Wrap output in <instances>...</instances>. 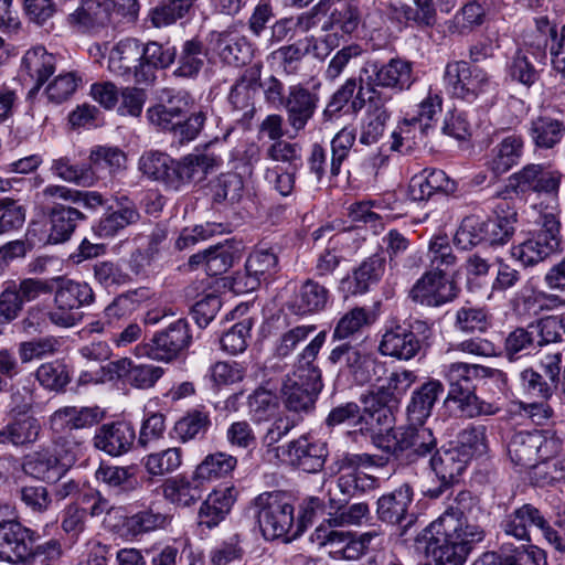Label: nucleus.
Masks as SVG:
<instances>
[{
    "label": "nucleus",
    "mask_w": 565,
    "mask_h": 565,
    "mask_svg": "<svg viewBox=\"0 0 565 565\" xmlns=\"http://www.w3.org/2000/svg\"><path fill=\"white\" fill-rule=\"evenodd\" d=\"M40 534L18 521L0 522V559L12 564L54 565L62 555L58 540L39 544Z\"/></svg>",
    "instance_id": "obj_1"
},
{
    "label": "nucleus",
    "mask_w": 565,
    "mask_h": 565,
    "mask_svg": "<svg viewBox=\"0 0 565 565\" xmlns=\"http://www.w3.org/2000/svg\"><path fill=\"white\" fill-rule=\"evenodd\" d=\"M443 377L448 385L447 403H454L467 418L491 416L500 412L497 403L486 402L477 394L480 381L479 364L454 362L443 367Z\"/></svg>",
    "instance_id": "obj_2"
},
{
    "label": "nucleus",
    "mask_w": 565,
    "mask_h": 565,
    "mask_svg": "<svg viewBox=\"0 0 565 565\" xmlns=\"http://www.w3.org/2000/svg\"><path fill=\"white\" fill-rule=\"evenodd\" d=\"M535 225L523 242L511 248V255L524 266H534L562 250L561 221L553 210L541 211Z\"/></svg>",
    "instance_id": "obj_3"
},
{
    "label": "nucleus",
    "mask_w": 565,
    "mask_h": 565,
    "mask_svg": "<svg viewBox=\"0 0 565 565\" xmlns=\"http://www.w3.org/2000/svg\"><path fill=\"white\" fill-rule=\"evenodd\" d=\"M562 445L563 438L554 429L520 430L508 443V456L515 467L534 468L556 457Z\"/></svg>",
    "instance_id": "obj_4"
},
{
    "label": "nucleus",
    "mask_w": 565,
    "mask_h": 565,
    "mask_svg": "<svg viewBox=\"0 0 565 565\" xmlns=\"http://www.w3.org/2000/svg\"><path fill=\"white\" fill-rule=\"evenodd\" d=\"M443 79L447 93L452 98L469 104L488 94L495 93L498 87L484 68L462 60L448 62Z\"/></svg>",
    "instance_id": "obj_5"
},
{
    "label": "nucleus",
    "mask_w": 565,
    "mask_h": 565,
    "mask_svg": "<svg viewBox=\"0 0 565 565\" xmlns=\"http://www.w3.org/2000/svg\"><path fill=\"white\" fill-rule=\"evenodd\" d=\"M263 536L267 541L286 537L292 530L295 516L291 498L281 491L263 492L252 502Z\"/></svg>",
    "instance_id": "obj_6"
},
{
    "label": "nucleus",
    "mask_w": 565,
    "mask_h": 565,
    "mask_svg": "<svg viewBox=\"0 0 565 565\" xmlns=\"http://www.w3.org/2000/svg\"><path fill=\"white\" fill-rule=\"evenodd\" d=\"M327 361L339 371L352 377L358 385L379 382L386 372L385 363L381 362L370 350L351 341L335 344Z\"/></svg>",
    "instance_id": "obj_7"
},
{
    "label": "nucleus",
    "mask_w": 565,
    "mask_h": 565,
    "mask_svg": "<svg viewBox=\"0 0 565 565\" xmlns=\"http://www.w3.org/2000/svg\"><path fill=\"white\" fill-rule=\"evenodd\" d=\"M431 335V327L423 320H414L408 326H396L386 330L379 344L384 356L409 361L417 356Z\"/></svg>",
    "instance_id": "obj_8"
},
{
    "label": "nucleus",
    "mask_w": 565,
    "mask_h": 565,
    "mask_svg": "<svg viewBox=\"0 0 565 565\" xmlns=\"http://www.w3.org/2000/svg\"><path fill=\"white\" fill-rule=\"evenodd\" d=\"M356 140L354 129L344 127L332 138L330 148L331 157L328 163V151L320 143H313L307 157V167L315 179L320 182L326 175L329 167L331 177L341 173L343 162L349 158L352 147Z\"/></svg>",
    "instance_id": "obj_9"
},
{
    "label": "nucleus",
    "mask_w": 565,
    "mask_h": 565,
    "mask_svg": "<svg viewBox=\"0 0 565 565\" xmlns=\"http://www.w3.org/2000/svg\"><path fill=\"white\" fill-rule=\"evenodd\" d=\"M458 282L447 273L426 270L408 291V298L420 306L439 308L460 295Z\"/></svg>",
    "instance_id": "obj_10"
},
{
    "label": "nucleus",
    "mask_w": 565,
    "mask_h": 565,
    "mask_svg": "<svg viewBox=\"0 0 565 565\" xmlns=\"http://www.w3.org/2000/svg\"><path fill=\"white\" fill-rule=\"evenodd\" d=\"M532 527L539 529L551 544L559 532L553 530L541 510L531 503L507 512L500 522L501 531L518 541L530 542Z\"/></svg>",
    "instance_id": "obj_11"
},
{
    "label": "nucleus",
    "mask_w": 565,
    "mask_h": 565,
    "mask_svg": "<svg viewBox=\"0 0 565 565\" xmlns=\"http://www.w3.org/2000/svg\"><path fill=\"white\" fill-rule=\"evenodd\" d=\"M192 343L190 324L180 318L157 331L147 344V355L157 361L171 362L184 354Z\"/></svg>",
    "instance_id": "obj_12"
},
{
    "label": "nucleus",
    "mask_w": 565,
    "mask_h": 565,
    "mask_svg": "<svg viewBox=\"0 0 565 565\" xmlns=\"http://www.w3.org/2000/svg\"><path fill=\"white\" fill-rule=\"evenodd\" d=\"M319 87L320 84L309 87L297 83L287 88L286 102L281 108L286 113L288 126L296 135L306 129L319 108Z\"/></svg>",
    "instance_id": "obj_13"
},
{
    "label": "nucleus",
    "mask_w": 565,
    "mask_h": 565,
    "mask_svg": "<svg viewBox=\"0 0 565 565\" xmlns=\"http://www.w3.org/2000/svg\"><path fill=\"white\" fill-rule=\"evenodd\" d=\"M563 177L558 169L550 164L527 163L509 180L511 186L518 192L543 193L557 199Z\"/></svg>",
    "instance_id": "obj_14"
},
{
    "label": "nucleus",
    "mask_w": 565,
    "mask_h": 565,
    "mask_svg": "<svg viewBox=\"0 0 565 565\" xmlns=\"http://www.w3.org/2000/svg\"><path fill=\"white\" fill-rule=\"evenodd\" d=\"M282 454L294 468L317 473L323 469L329 449L326 441L311 434H303L284 445Z\"/></svg>",
    "instance_id": "obj_15"
},
{
    "label": "nucleus",
    "mask_w": 565,
    "mask_h": 565,
    "mask_svg": "<svg viewBox=\"0 0 565 565\" xmlns=\"http://www.w3.org/2000/svg\"><path fill=\"white\" fill-rule=\"evenodd\" d=\"M363 20V11L358 0H347L334 8L321 24V30L328 34L323 42L333 49L339 41H347L353 36Z\"/></svg>",
    "instance_id": "obj_16"
},
{
    "label": "nucleus",
    "mask_w": 565,
    "mask_h": 565,
    "mask_svg": "<svg viewBox=\"0 0 565 565\" xmlns=\"http://www.w3.org/2000/svg\"><path fill=\"white\" fill-rule=\"evenodd\" d=\"M399 465H415L430 456L437 448V439L424 424H411L398 429Z\"/></svg>",
    "instance_id": "obj_17"
},
{
    "label": "nucleus",
    "mask_w": 565,
    "mask_h": 565,
    "mask_svg": "<svg viewBox=\"0 0 565 565\" xmlns=\"http://www.w3.org/2000/svg\"><path fill=\"white\" fill-rule=\"evenodd\" d=\"M189 108L190 96L186 92L167 89L162 93L160 103L148 108L147 117L158 129L172 135Z\"/></svg>",
    "instance_id": "obj_18"
},
{
    "label": "nucleus",
    "mask_w": 565,
    "mask_h": 565,
    "mask_svg": "<svg viewBox=\"0 0 565 565\" xmlns=\"http://www.w3.org/2000/svg\"><path fill=\"white\" fill-rule=\"evenodd\" d=\"M414 490L408 483L384 493L377 499L376 514L380 521L407 529L414 521L409 513Z\"/></svg>",
    "instance_id": "obj_19"
},
{
    "label": "nucleus",
    "mask_w": 565,
    "mask_h": 565,
    "mask_svg": "<svg viewBox=\"0 0 565 565\" xmlns=\"http://www.w3.org/2000/svg\"><path fill=\"white\" fill-rule=\"evenodd\" d=\"M386 267V258L375 253L365 258L359 266L340 280L339 290L347 296L366 294L372 286L380 282Z\"/></svg>",
    "instance_id": "obj_20"
},
{
    "label": "nucleus",
    "mask_w": 565,
    "mask_h": 565,
    "mask_svg": "<svg viewBox=\"0 0 565 565\" xmlns=\"http://www.w3.org/2000/svg\"><path fill=\"white\" fill-rule=\"evenodd\" d=\"M94 446L111 457L129 452L137 441L136 429L128 420H115L100 425L94 436Z\"/></svg>",
    "instance_id": "obj_21"
},
{
    "label": "nucleus",
    "mask_w": 565,
    "mask_h": 565,
    "mask_svg": "<svg viewBox=\"0 0 565 565\" xmlns=\"http://www.w3.org/2000/svg\"><path fill=\"white\" fill-rule=\"evenodd\" d=\"M322 387L323 384H315L287 376L280 390L282 404L288 412L294 414L292 416L302 420L305 415L315 411Z\"/></svg>",
    "instance_id": "obj_22"
},
{
    "label": "nucleus",
    "mask_w": 565,
    "mask_h": 565,
    "mask_svg": "<svg viewBox=\"0 0 565 565\" xmlns=\"http://www.w3.org/2000/svg\"><path fill=\"white\" fill-rule=\"evenodd\" d=\"M138 169L149 180L163 184L167 189L179 191L181 181L179 177V160L166 152L149 150L138 160Z\"/></svg>",
    "instance_id": "obj_23"
},
{
    "label": "nucleus",
    "mask_w": 565,
    "mask_h": 565,
    "mask_svg": "<svg viewBox=\"0 0 565 565\" xmlns=\"http://www.w3.org/2000/svg\"><path fill=\"white\" fill-rule=\"evenodd\" d=\"M213 51L227 65L239 67L248 64L254 56V47L247 36L233 31H213L210 34Z\"/></svg>",
    "instance_id": "obj_24"
},
{
    "label": "nucleus",
    "mask_w": 565,
    "mask_h": 565,
    "mask_svg": "<svg viewBox=\"0 0 565 565\" xmlns=\"http://www.w3.org/2000/svg\"><path fill=\"white\" fill-rule=\"evenodd\" d=\"M111 9L110 0H82L66 21L77 32L94 33L110 22Z\"/></svg>",
    "instance_id": "obj_25"
},
{
    "label": "nucleus",
    "mask_w": 565,
    "mask_h": 565,
    "mask_svg": "<svg viewBox=\"0 0 565 565\" xmlns=\"http://www.w3.org/2000/svg\"><path fill=\"white\" fill-rule=\"evenodd\" d=\"M104 418V412L97 407L66 406L55 411L50 417V426L57 438L66 436L74 429L97 425Z\"/></svg>",
    "instance_id": "obj_26"
},
{
    "label": "nucleus",
    "mask_w": 565,
    "mask_h": 565,
    "mask_svg": "<svg viewBox=\"0 0 565 565\" xmlns=\"http://www.w3.org/2000/svg\"><path fill=\"white\" fill-rule=\"evenodd\" d=\"M526 135L535 150H554L565 137V121L548 114H540L529 120Z\"/></svg>",
    "instance_id": "obj_27"
},
{
    "label": "nucleus",
    "mask_w": 565,
    "mask_h": 565,
    "mask_svg": "<svg viewBox=\"0 0 565 565\" xmlns=\"http://www.w3.org/2000/svg\"><path fill=\"white\" fill-rule=\"evenodd\" d=\"M524 148L525 141L522 135H508L490 150L486 166L494 178H498L520 163Z\"/></svg>",
    "instance_id": "obj_28"
},
{
    "label": "nucleus",
    "mask_w": 565,
    "mask_h": 565,
    "mask_svg": "<svg viewBox=\"0 0 565 565\" xmlns=\"http://www.w3.org/2000/svg\"><path fill=\"white\" fill-rule=\"evenodd\" d=\"M56 58L43 46H36L25 52L20 65L21 76L34 83L29 96L38 93L42 85L54 74Z\"/></svg>",
    "instance_id": "obj_29"
},
{
    "label": "nucleus",
    "mask_w": 565,
    "mask_h": 565,
    "mask_svg": "<svg viewBox=\"0 0 565 565\" xmlns=\"http://www.w3.org/2000/svg\"><path fill=\"white\" fill-rule=\"evenodd\" d=\"M330 297V291L324 285L308 278L295 292L289 309L297 316L319 313L327 308Z\"/></svg>",
    "instance_id": "obj_30"
},
{
    "label": "nucleus",
    "mask_w": 565,
    "mask_h": 565,
    "mask_svg": "<svg viewBox=\"0 0 565 565\" xmlns=\"http://www.w3.org/2000/svg\"><path fill=\"white\" fill-rule=\"evenodd\" d=\"M309 540L318 548H326L333 558L355 561L352 532L321 524L310 534Z\"/></svg>",
    "instance_id": "obj_31"
},
{
    "label": "nucleus",
    "mask_w": 565,
    "mask_h": 565,
    "mask_svg": "<svg viewBox=\"0 0 565 565\" xmlns=\"http://www.w3.org/2000/svg\"><path fill=\"white\" fill-rule=\"evenodd\" d=\"M139 218L140 214L135 203L127 196H121L117 199L116 205L109 206L94 226V231L100 237H113L128 225L137 223Z\"/></svg>",
    "instance_id": "obj_32"
},
{
    "label": "nucleus",
    "mask_w": 565,
    "mask_h": 565,
    "mask_svg": "<svg viewBox=\"0 0 565 565\" xmlns=\"http://www.w3.org/2000/svg\"><path fill=\"white\" fill-rule=\"evenodd\" d=\"M207 49L199 38L185 40L179 51L174 50L175 68L173 75L179 78L194 79L207 61Z\"/></svg>",
    "instance_id": "obj_33"
},
{
    "label": "nucleus",
    "mask_w": 565,
    "mask_h": 565,
    "mask_svg": "<svg viewBox=\"0 0 565 565\" xmlns=\"http://www.w3.org/2000/svg\"><path fill=\"white\" fill-rule=\"evenodd\" d=\"M234 502L235 491L233 487L213 490L199 509V525L209 530L216 527L225 520Z\"/></svg>",
    "instance_id": "obj_34"
},
{
    "label": "nucleus",
    "mask_w": 565,
    "mask_h": 565,
    "mask_svg": "<svg viewBox=\"0 0 565 565\" xmlns=\"http://www.w3.org/2000/svg\"><path fill=\"white\" fill-rule=\"evenodd\" d=\"M141 66V42L127 38L116 43L108 56V70L118 76H134Z\"/></svg>",
    "instance_id": "obj_35"
},
{
    "label": "nucleus",
    "mask_w": 565,
    "mask_h": 565,
    "mask_svg": "<svg viewBox=\"0 0 565 565\" xmlns=\"http://www.w3.org/2000/svg\"><path fill=\"white\" fill-rule=\"evenodd\" d=\"M207 190L214 207H233L244 196V180L236 172L221 173L209 182Z\"/></svg>",
    "instance_id": "obj_36"
},
{
    "label": "nucleus",
    "mask_w": 565,
    "mask_h": 565,
    "mask_svg": "<svg viewBox=\"0 0 565 565\" xmlns=\"http://www.w3.org/2000/svg\"><path fill=\"white\" fill-rule=\"evenodd\" d=\"M372 77L377 85L390 87L394 93L408 89L413 84L412 64L402 58H392L387 63L372 64Z\"/></svg>",
    "instance_id": "obj_37"
},
{
    "label": "nucleus",
    "mask_w": 565,
    "mask_h": 565,
    "mask_svg": "<svg viewBox=\"0 0 565 565\" xmlns=\"http://www.w3.org/2000/svg\"><path fill=\"white\" fill-rule=\"evenodd\" d=\"M495 214L494 218H483L484 243L502 246L510 242L515 232L518 213L508 202H502L497 205Z\"/></svg>",
    "instance_id": "obj_38"
},
{
    "label": "nucleus",
    "mask_w": 565,
    "mask_h": 565,
    "mask_svg": "<svg viewBox=\"0 0 565 565\" xmlns=\"http://www.w3.org/2000/svg\"><path fill=\"white\" fill-rule=\"evenodd\" d=\"M50 220L49 242L60 244L68 241L79 222L86 220V215L76 207L55 203L47 213Z\"/></svg>",
    "instance_id": "obj_39"
},
{
    "label": "nucleus",
    "mask_w": 565,
    "mask_h": 565,
    "mask_svg": "<svg viewBox=\"0 0 565 565\" xmlns=\"http://www.w3.org/2000/svg\"><path fill=\"white\" fill-rule=\"evenodd\" d=\"M22 469L35 479L55 482L65 473L66 465L49 449H41L23 458Z\"/></svg>",
    "instance_id": "obj_40"
},
{
    "label": "nucleus",
    "mask_w": 565,
    "mask_h": 565,
    "mask_svg": "<svg viewBox=\"0 0 565 565\" xmlns=\"http://www.w3.org/2000/svg\"><path fill=\"white\" fill-rule=\"evenodd\" d=\"M444 392V385L438 380H430L415 390L407 405V420L411 424H425L433 408Z\"/></svg>",
    "instance_id": "obj_41"
},
{
    "label": "nucleus",
    "mask_w": 565,
    "mask_h": 565,
    "mask_svg": "<svg viewBox=\"0 0 565 565\" xmlns=\"http://www.w3.org/2000/svg\"><path fill=\"white\" fill-rule=\"evenodd\" d=\"M245 269L248 281L246 286L254 290L262 281H267L279 270L278 255L274 248L258 247L246 259Z\"/></svg>",
    "instance_id": "obj_42"
},
{
    "label": "nucleus",
    "mask_w": 565,
    "mask_h": 565,
    "mask_svg": "<svg viewBox=\"0 0 565 565\" xmlns=\"http://www.w3.org/2000/svg\"><path fill=\"white\" fill-rule=\"evenodd\" d=\"M202 486V480L195 478V471H193L191 476L179 475L167 479L162 484V492L171 503L190 507L201 499Z\"/></svg>",
    "instance_id": "obj_43"
},
{
    "label": "nucleus",
    "mask_w": 565,
    "mask_h": 565,
    "mask_svg": "<svg viewBox=\"0 0 565 565\" xmlns=\"http://www.w3.org/2000/svg\"><path fill=\"white\" fill-rule=\"evenodd\" d=\"M542 70H539L526 51L518 49L508 57L504 65V78L510 83L527 89L541 81Z\"/></svg>",
    "instance_id": "obj_44"
},
{
    "label": "nucleus",
    "mask_w": 565,
    "mask_h": 565,
    "mask_svg": "<svg viewBox=\"0 0 565 565\" xmlns=\"http://www.w3.org/2000/svg\"><path fill=\"white\" fill-rule=\"evenodd\" d=\"M174 62V49L163 47L158 42L141 43V66L136 71V82L150 83L154 71L167 68Z\"/></svg>",
    "instance_id": "obj_45"
},
{
    "label": "nucleus",
    "mask_w": 565,
    "mask_h": 565,
    "mask_svg": "<svg viewBox=\"0 0 565 565\" xmlns=\"http://www.w3.org/2000/svg\"><path fill=\"white\" fill-rule=\"evenodd\" d=\"M327 339V332L320 331L302 350L295 365V371L288 377L306 381L315 384H323L321 370L316 364L319 351Z\"/></svg>",
    "instance_id": "obj_46"
},
{
    "label": "nucleus",
    "mask_w": 565,
    "mask_h": 565,
    "mask_svg": "<svg viewBox=\"0 0 565 565\" xmlns=\"http://www.w3.org/2000/svg\"><path fill=\"white\" fill-rule=\"evenodd\" d=\"M41 425L33 416L15 418L0 429V444L15 447L34 444L40 435Z\"/></svg>",
    "instance_id": "obj_47"
},
{
    "label": "nucleus",
    "mask_w": 565,
    "mask_h": 565,
    "mask_svg": "<svg viewBox=\"0 0 565 565\" xmlns=\"http://www.w3.org/2000/svg\"><path fill=\"white\" fill-rule=\"evenodd\" d=\"M392 92L390 87L377 85V83L369 76L365 84L361 83L352 100V110L359 111L367 104V110L370 111H388L386 104L393 98Z\"/></svg>",
    "instance_id": "obj_48"
},
{
    "label": "nucleus",
    "mask_w": 565,
    "mask_h": 565,
    "mask_svg": "<svg viewBox=\"0 0 565 565\" xmlns=\"http://www.w3.org/2000/svg\"><path fill=\"white\" fill-rule=\"evenodd\" d=\"M212 425L210 413L203 409H191L179 418L173 427L177 439L183 444L201 440Z\"/></svg>",
    "instance_id": "obj_49"
},
{
    "label": "nucleus",
    "mask_w": 565,
    "mask_h": 565,
    "mask_svg": "<svg viewBox=\"0 0 565 565\" xmlns=\"http://www.w3.org/2000/svg\"><path fill=\"white\" fill-rule=\"evenodd\" d=\"M536 340L530 323L510 331L503 341V354L510 363L532 356L537 350Z\"/></svg>",
    "instance_id": "obj_50"
},
{
    "label": "nucleus",
    "mask_w": 565,
    "mask_h": 565,
    "mask_svg": "<svg viewBox=\"0 0 565 565\" xmlns=\"http://www.w3.org/2000/svg\"><path fill=\"white\" fill-rule=\"evenodd\" d=\"M374 321L375 316L369 309L354 307L337 321L332 332V341H349V339L361 333Z\"/></svg>",
    "instance_id": "obj_51"
},
{
    "label": "nucleus",
    "mask_w": 565,
    "mask_h": 565,
    "mask_svg": "<svg viewBox=\"0 0 565 565\" xmlns=\"http://www.w3.org/2000/svg\"><path fill=\"white\" fill-rule=\"evenodd\" d=\"M468 461L469 460L461 456V452L455 447L447 450L436 448L428 463L437 478L455 482L466 470Z\"/></svg>",
    "instance_id": "obj_52"
},
{
    "label": "nucleus",
    "mask_w": 565,
    "mask_h": 565,
    "mask_svg": "<svg viewBox=\"0 0 565 565\" xmlns=\"http://www.w3.org/2000/svg\"><path fill=\"white\" fill-rule=\"evenodd\" d=\"M238 460L235 456L224 451L209 454L195 467V478L205 481L218 480L228 477L237 467Z\"/></svg>",
    "instance_id": "obj_53"
},
{
    "label": "nucleus",
    "mask_w": 565,
    "mask_h": 565,
    "mask_svg": "<svg viewBox=\"0 0 565 565\" xmlns=\"http://www.w3.org/2000/svg\"><path fill=\"white\" fill-rule=\"evenodd\" d=\"M42 193L46 199H61L89 211H96L106 203L104 196L97 191H82L65 185L51 184L45 186Z\"/></svg>",
    "instance_id": "obj_54"
},
{
    "label": "nucleus",
    "mask_w": 565,
    "mask_h": 565,
    "mask_svg": "<svg viewBox=\"0 0 565 565\" xmlns=\"http://www.w3.org/2000/svg\"><path fill=\"white\" fill-rule=\"evenodd\" d=\"M248 414L253 422L263 423L279 413V398L273 391L259 386L247 397Z\"/></svg>",
    "instance_id": "obj_55"
},
{
    "label": "nucleus",
    "mask_w": 565,
    "mask_h": 565,
    "mask_svg": "<svg viewBox=\"0 0 565 565\" xmlns=\"http://www.w3.org/2000/svg\"><path fill=\"white\" fill-rule=\"evenodd\" d=\"M56 280L60 284L54 296L58 298L62 303L78 311L79 308L94 302L95 294L87 282L62 278H57Z\"/></svg>",
    "instance_id": "obj_56"
},
{
    "label": "nucleus",
    "mask_w": 565,
    "mask_h": 565,
    "mask_svg": "<svg viewBox=\"0 0 565 565\" xmlns=\"http://www.w3.org/2000/svg\"><path fill=\"white\" fill-rule=\"evenodd\" d=\"M96 478L117 492L128 493L136 490L139 486L134 466L100 465L96 470Z\"/></svg>",
    "instance_id": "obj_57"
},
{
    "label": "nucleus",
    "mask_w": 565,
    "mask_h": 565,
    "mask_svg": "<svg viewBox=\"0 0 565 565\" xmlns=\"http://www.w3.org/2000/svg\"><path fill=\"white\" fill-rule=\"evenodd\" d=\"M195 0H163L150 11V20L156 28L168 26L193 12Z\"/></svg>",
    "instance_id": "obj_58"
},
{
    "label": "nucleus",
    "mask_w": 565,
    "mask_h": 565,
    "mask_svg": "<svg viewBox=\"0 0 565 565\" xmlns=\"http://www.w3.org/2000/svg\"><path fill=\"white\" fill-rule=\"evenodd\" d=\"M52 173L65 182L87 186L93 183L92 169L86 163H76L68 157L54 159L51 166Z\"/></svg>",
    "instance_id": "obj_59"
},
{
    "label": "nucleus",
    "mask_w": 565,
    "mask_h": 565,
    "mask_svg": "<svg viewBox=\"0 0 565 565\" xmlns=\"http://www.w3.org/2000/svg\"><path fill=\"white\" fill-rule=\"evenodd\" d=\"M487 427L484 425L470 424L457 435V449L466 459L487 452Z\"/></svg>",
    "instance_id": "obj_60"
},
{
    "label": "nucleus",
    "mask_w": 565,
    "mask_h": 565,
    "mask_svg": "<svg viewBox=\"0 0 565 565\" xmlns=\"http://www.w3.org/2000/svg\"><path fill=\"white\" fill-rule=\"evenodd\" d=\"M183 451L180 447H171L152 452L143 458V465L151 476H163L175 471L182 465Z\"/></svg>",
    "instance_id": "obj_61"
},
{
    "label": "nucleus",
    "mask_w": 565,
    "mask_h": 565,
    "mask_svg": "<svg viewBox=\"0 0 565 565\" xmlns=\"http://www.w3.org/2000/svg\"><path fill=\"white\" fill-rule=\"evenodd\" d=\"M206 274L220 276L225 274L238 258V248L230 241L209 247Z\"/></svg>",
    "instance_id": "obj_62"
},
{
    "label": "nucleus",
    "mask_w": 565,
    "mask_h": 565,
    "mask_svg": "<svg viewBox=\"0 0 565 565\" xmlns=\"http://www.w3.org/2000/svg\"><path fill=\"white\" fill-rule=\"evenodd\" d=\"M518 381L522 392L532 398L547 401L555 392V384L548 383L543 374L533 367H525L520 371Z\"/></svg>",
    "instance_id": "obj_63"
},
{
    "label": "nucleus",
    "mask_w": 565,
    "mask_h": 565,
    "mask_svg": "<svg viewBox=\"0 0 565 565\" xmlns=\"http://www.w3.org/2000/svg\"><path fill=\"white\" fill-rule=\"evenodd\" d=\"M484 243V222L477 215L466 216L454 237V244L462 249L468 250Z\"/></svg>",
    "instance_id": "obj_64"
}]
</instances>
